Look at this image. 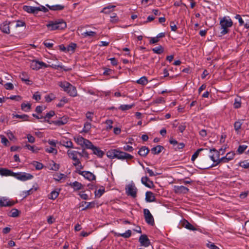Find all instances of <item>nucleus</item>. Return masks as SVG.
I'll list each match as a JSON object with an SVG mask.
<instances>
[{
  "label": "nucleus",
  "instance_id": "nucleus-44",
  "mask_svg": "<svg viewBox=\"0 0 249 249\" xmlns=\"http://www.w3.org/2000/svg\"><path fill=\"white\" fill-rule=\"evenodd\" d=\"M114 7H115V6L114 5H108L107 6L105 7L101 11V12L106 14H109L111 11L110 9Z\"/></svg>",
  "mask_w": 249,
  "mask_h": 249
},
{
  "label": "nucleus",
  "instance_id": "nucleus-2",
  "mask_svg": "<svg viewBox=\"0 0 249 249\" xmlns=\"http://www.w3.org/2000/svg\"><path fill=\"white\" fill-rule=\"evenodd\" d=\"M232 21L231 18H227L226 17L223 18L220 21V25L222 30L220 34L222 36L228 34L230 30L229 28L232 25Z\"/></svg>",
  "mask_w": 249,
  "mask_h": 249
},
{
  "label": "nucleus",
  "instance_id": "nucleus-16",
  "mask_svg": "<svg viewBox=\"0 0 249 249\" xmlns=\"http://www.w3.org/2000/svg\"><path fill=\"white\" fill-rule=\"evenodd\" d=\"M181 225L182 227L186 229L191 231H196V229L194 227L191 223H190L187 220L183 219L181 221Z\"/></svg>",
  "mask_w": 249,
  "mask_h": 249
},
{
  "label": "nucleus",
  "instance_id": "nucleus-48",
  "mask_svg": "<svg viewBox=\"0 0 249 249\" xmlns=\"http://www.w3.org/2000/svg\"><path fill=\"white\" fill-rule=\"evenodd\" d=\"M76 44L74 43H70L68 46V47H67V52H72V53L74 52V50L76 47Z\"/></svg>",
  "mask_w": 249,
  "mask_h": 249
},
{
  "label": "nucleus",
  "instance_id": "nucleus-19",
  "mask_svg": "<svg viewBox=\"0 0 249 249\" xmlns=\"http://www.w3.org/2000/svg\"><path fill=\"white\" fill-rule=\"evenodd\" d=\"M55 115V112L53 110H51L49 112H48L44 117H43V120L40 121L41 122H48L49 124H51L52 123V121L50 122L49 119L53 117Z\"/></svg>",
  "mask_w": 249,
  "mask_h": 249
},
{
  "label": "nucleus",
  "instance_id": "nucleus-37",
  "mask_svg": "<svg viewBox=\"0 0 249 249\" xmlns=\"http://www.w3.org/2000/svg\"><path fill=\"white\" fill-rule=\"evenodd\" d=\"M116 149H113L108 151L107 153V157L111 159L116 158V156L114 155L116 154Z\"/></svg>",
  "mask_w": 249,
  "mask_h": 249
},
{
  "label": "nucleus",
  "instance_id": "nucleus-53",
  "mask_svg": "<svg viewBox=\"0 0 249 249\" xmlns=\"http://www.w3.org/2000/svg\"><path fill=\"white\" fill-rule=\"evenodd\" d=\"M65 177V175L64 174L59 173L55 175L53 178L56 181H59Z\"/></svg>",
  "mask_w": 249,
  "mask_h": 249
},
{
  "label": "nucleus",
  "instance_id": "nucleus-55",
  "mask_svg": "<svg viewBox=\"0 0 249 249\" xmlns=\"http://www.w3.org/2000/svg\"><path fill=\"white\" fill-rule=\"evenodd\" d=\"M78 155L80 157H84L87 159H89V154L88 153V152L86 151L84 149H82V151L81 152H78Z\"/></svg>",
  "mask_w": 249,
  "mask_h": 249
},
{
  "label": "nucleus",
  "instance_id": "nucleus-42",
  "mask_svg": "<svg viewBox=\"0 0 249 249\" xmlns=\"http://www.w3.org/2000/svg\"><path fill=\"white\" fill-rule=\"evenodd\" d=\"M137 83L142 85H145L148 83V80L145 76H142L137 81Z\"/></svg>",
  "mask_w": 249,
  "mask_h": 249
},
{
  "label": "nucleus",
  "instance_id": "nucleus-64",
  "mask_svg": "<svg viewBox=\"0 0 249 249\" xmlns=\"http://www.w3.org/2000/svg\"><path fill=\"white\" fill-rule=\"evenodd\" d=\"M54 98L55 96L53 94H50L46 96L45 97L46 101L48 103L51 102Z\"/></svg>",
  "mask_w": 249,
  "mask_h": 249
},
{
  "label": "nucleus",
  "instance_id": "nucleus-33",
  "mask_svg": "<svg viewBox=\"0 0 249 249\" xmlns=\"http://www.w3.org/2000/svg\"><path fill=\"white\" fill-rule=\"evenodd\" d=\"M152 51L154 53L160 54L163 52L164 49L161 45H159L158 47L153 48Z\"/></svg>",
  "mask_w": 249,
  "mask_h": 249
},
{
  "label": "nucleus",
  "instance_id": "nucleus-34",
  "mask_svg": "<svg viewBox=\"0 0 249 249\" xmlns=\"http://www.w3.org/2000/svg\"><path fill=\"white\" fill-rule=\"evenodd\" d=\"M74 139L77 144L80 145L82 146H84V143L85 141L86 140V139L84 138L81 136H78L77 137H75Z\"/></svg>",
  "mask_w": 249,
  "mask_h": 249
},
{
  "label": "nucleus",
  "instance_id": "nucleus-27",
  "mask_svg": "<svg viewBox=\"0 0 249 249\" xmlns=\"http://www.w3.org/2000/svg\"><path fill=\"white\" fill-rule=\"evenodd\" d=\"M67 153L69 157L72 160L77 157V155H78V151L69 149L67 151Z\"/></svg>",
  "mask_w": 249,
  "mask_h": 249
},
{
  "label": "nucleus",
  "instance_id": "nucleus-26",
  "mask_svg": "<svg viewBox=\"0 0 249 249\" xmlns=\"http://www.w3.org/2000/svg\"><path fill=\"white\" fill-rule=\"evenodd\" d=\"M163 149H164L163 146L158 145L155 147H153L151 149V151L153 154L156 155L160 153Z\"/></svg>",
  "mask_w": 249,
  "mask_h": 249
},
{
  "label": "nucleus",
  "instance_id": "nucleus-38",
  "mask_svg": "<svg viewBox=\"0 0 249 249\" xmlns=\"http://www.w3.org/2000/svg\"><path fill=\"white\" fill-rule=\"evenodd\" d=\"M71 84L69 82H59L58 85L62 88L65 91H67L68 89V87L70 86Z\"/></svg>",
  "mask_w": 249,
  "mask_h": 249
},
{
  "label": "nucleus",
  "instance_id": "nucleus-36",
  "mask_svg": "<svg viewBox=\"0 0 249 249\" xmlns=\"http://www.w3.org/2000/svg\"><path fill=\"white\" fill-rule=\"evenodd\" d=\"M13 118H19L21 119L23 121H29V116L26 114H23V115H18V114H12Z\"/></svg>",
  "mask_w": 249,
  "mask_h": 249
},
{
  "label": "nucleus",
  "instance_id": "nucleus-14",
  "mask_svg": "<svg viewBox=\"0 0 249 249\" xmlns=\"http://www.w3.org/2000/svg\"><path fill=\"white\" fill-rule=\"evenodd\" d=\"M59 143L60 145H63V146H65L67 148H73L72 142L67 138L60 140Z\"/></svg>",
  "mask_w": 249,
  "mask_h": 249
},
{
  "label": "nucleus",
  "instance_id": "nucleus-25",
  "mask_svg": "<svg viewBox=\"0 0 249 249\" xmlns=\"http://www.w3.org/2000/svg\"><path fill=\"white\" fill-rule=\"evenodd\" d=\"M132 232L130 230H127L124 233H120L115 232L114 235L117 237H123L124 238H128L130 237L131 235Z\"/></svg>",
  "mask_w": 249,
  "mask_h": 249
},
{
  "label": "nucleus",
  "instance_id": "nucleus-20",
  "mask_svg": "<svg viewBox=\"0 0 249 249\" xmlns=\"http://www.w3.org/2000/svg\"><path fill=\"white\" fill-rule=\"evenodd\" d=\"M66 92L71 97H75L77 94L76 88L71 84L68 87V90Z\"/></svg>",
  "mask_w": 249,
  "mask_h": 249
},
{
  "label": "nucleus",
  "instance_id": "nucleus-5",
  "mask_svg": "<svg viewBox=\"0 0 249 249\" xmlns=\"http://www.w3.org/2000/svg\"><path fill=\"white\" fill-rule=\"evenodd\" d=\"M143 215L145 222L148 225L153 226L155 224L154 219L148 209H144L143 210Z\"/></svg>",
  "mask_w": 249,
  "mask_h": 249
},
{
  "label": "nucleus",
  "instance_id": "nucleus-49",
  "mask_svg": "<svg viewBox=\"0 0 249 249\" xmlns=\"http://www.w3.org/2000/svg\"><path fill=\"white\" fill-rule=\"evenodd\" d=\"M82 35L84 37H87L88 36H94L95 35H96V33L93 31H86L85 32H84L82 34Z\"/></svg>",
  "mask_w": 249,
  "mask_h": 249
},
{
  "label": "nucleus",
  "instance_id": "nucleus-4",
  "mask_svg": "<svg viewBox=\"0 0 249 249\" xmlns=\"http://www.w3.org/2000/svg\"><path fill=\"white\" fill-rule=\"evenodd\" d=\"M14 177L19 180L25 181L27 180L32 179L34 178V176L29 173L25 172H18L15 173Z\"/></svg>",
  "mask_w": 249,
  "mask_h": 249
},
{
  "label": "nucleus",
  "instance_id": "nucleus-30",
  "mask_svg": "<svg viewBox=\"0 0 249 249\" xmlns=\"http://www.w3.org/2000/svg\"><path fill=\"white\" fill-rule=\"evenodd\" d=\"M82 203H84L85 204H87V205L85 208L82 209V211H85L89 208H94L95 206V204H96L95 201H92L90 202H87L86 201H83L82 202Z\"/></svg>",
  "mask_w": 249,
  "mask_h": 249
},
{
  "label": "nucleus",
  "instance_id": "nucleus-15",
  "mask_svg": "<svg viewBox=\"0 0 249 249\" xmlns=\"http://www.w3.org/2000/svg\"><path fill=\"white\" fill-rule=\"evenodd\" d=\"M175 191L177 194H187L189 189L184 186H175Z\"/></svg>",
  "mask_w": 249,
  "mask_h": 249
},
{
  "label": "nucleus",
  "instance_id": "nucleus-59",
  "mask_svg": "<svg viewBox=\"0 0 249 249\" xmlns=\"http://www.w3.org/2000/svg\"><path fill=\"white\" fill-rule=\"evenodd\" d=\"M0 137L1 138V142L5 146H8L9 142L7 140V139L4 137L3 135H0Z\"/></svg>",
  "mask_w": 249,
  "mask_h": 249
},
{
  "label": "nucleus",
  "instance_id": "nucleus-46",
  "mask_svg": "<svg viewBox=\"0 0 249 249\" xmlns=\"http://www.w3.org/2000/svg\"><path fill=\"white\" fill-rule=\"evenodd\" d=\"M204 150L203 148H199L194 153V154L192 155V157H191V160L194 161H195V160L197 158V157L199 155V154L200 153V152L203 151Z\"/></svg>",
  "mask_w": 249,
  "mask_h": 249
},
{
  "label": "nucleus",
  "instance_id": "nucleus-50",
  "mask_svg": "<svg viewBox=\"0 0 249 249\" xmlns=\"http://www.w3.org/2000/svg\"><path fill=\"white\" fill-rule=\"evenodd\" d=\"M110 21L113 23H116L118 22L119 18L116 13H114L112 14V15L110 16Z\"/></svg>",
  "mask_w": 249,
  "mask_h": 249
},
{
  "label": "nucleus",
  "instance_id": "nucleus-22",
  "mask_svg": "<svg viewBox=\"0 0 249 249\" xmlns=\"http://www.w3.org/2000/svg\"><path fill=\"white\" fill-rule=\"evenodd\" d=\"M69 185L73 188L74 191H78L82 189L83 185L77 181L73 182H71Z\"/></svg>",
  "mask_w": 249,
  "mask_h": 249
},
{
  "label": "nucleus",
  "instance_id": "nucleus-24",
  "mask_svg": "<svg viewBox=\"0 0 249 249\" xmlns=\"http://www.w3.org/2000/svg\"><path fill=\"white\" fill-rule=\"evenodd\" d=\"M93 154L96 155L99 158H102L105 154L103 151L101 150L99 147L94 146L92 149Z\"/></svg>",
  "mask_w": 249,
  "mask_h": 249
},
{
  "label": "nucleus",
  "instance_id": "nucleus-13",
  "mask_svg": "<svg viewBox=\"0 0 249 249\" xmlns=\"http://www.w3.org/2000/svg\"><path fill=\"white\" fill-rule=\"evenodd\" d=\"M68 122V118L66 116H63L59 120L52 121V123L56 125L61 126L66 124Z\"/></svg>",
  "mask_w": 249,
  "mask_h": 249
},
{
  "label": "nucleus",
  "instance_id": "nucleus-10",
  "mask_svg": "<svg viewBox=\"0 0 249 249\" xmlns=\"http://www.w3.org/2000/svg\"><path fill=\"white\" fill-rule=\"evenodd\" d=\"M10 22L8 21H5L2 22L0 25V30L1 31L5 34H9L10 33Z\"/></svg>",
  "mask_w": 249,
  "mask_h": 249
},
{
  "label": "nucleus",
  "instance_id": "nucleus-32",
  "mask_svg": "<svg viewBox=\"0 0 249 249\" xmlns=\"http://www.w3.org/2000/svg\"><path fill=\"white\" fill-rule=\"evenodd\" d=\"M24 147L32 151L33 153H37L40 149L38 147H36L35 146H32L29 144H26Z\"/></svg>",
  "mask_w": 249,
  "mask_h": 249
},
{
  "label": "nucleus",
  "instance_id": "nucleus-57",
  "mask_svg": "<svg viewBox=\"0 0 249 249\" xmlns=\"http://www.w3.org/2000/svg\"><path fill=\"white\" fill-rule=\"evenodd\" d=\"M20 78L22 81H24L27 85H30L31 81L29 80V78L25 76V73H22L20 76Z\"/></svg>",
  "mask_w": 249,
  "mask_h": 249
},
{
  "label": "nucleus",
  "instance_id": "nucleus-41",
  "mask_svg": "<svg viewBox=\"0 0 249 249\" xmlns=\"http://www.w3.org/2000/svg\"><path fill=\"white\" fill-rule=\"evenodd\" d=\"M21 108L23 111L28 112L31 108V105L30 103H22L21 105Z\"/></svg>",
  "mask_w": 249,
  "mask_h": 249
},
{
  "label": "nucleus",
  "instance_id": "nucleus-43",
  "mask_svg": "<svg viewBox=\"0 0 249 249\" xmlns=\"http://www.w3.org/2000/svg\"><path fill=\"white\" fill-rule=\"evenodd\" d=\"M134 107V105H121L119 109L122 111H125L132 108Z\"/></svg>",
  "mask_w": 249,
  "mask_h": 249
},
{
  "label": "nucleus",
  "instance_id": "nucleus-3",
  "mask_svg": "<svg viewBox=\"0 0 249 249\" xmlns=\"http://www.w3.org/2000/svg\"><path fill=\"white\" fill-rule=\"evenodd\" d=\"M125 190L126 194L127 196H131L133 198H135L137 196L138 189L134 183L132 182L127 185Z\"/></svg>",
  "mask_w": 249,
  "mask_h": 249
},
{
  "label": "nucleus",
  "instance_id": "nucleus-9",
  "mask_svg": "<svg viewBox=\"0 0 249 249\" xmlns=\"http://www.w3.org/2000/svg\"><path fill=\"white\" fill-rule=\"evenodd\" d=\"M139 241L142 246L145 247H147L151 244L150 240L146 234L141 235L139 237Z\"/></svg>",
  "mask_w": 249,
  "mask_h": 249
},
{
  "label": "nucleus",
  "instance_id": "nucleus-21",
  "mask_svg": "<svg viewBox=\"0 0 249 249\" xmlns=\"http://www.w3.org/2000/svg\"><path fill=\"white\" fill-rule=\"evenodd\" d=\"M149 152V149L148 148L145 146H142L140 148L138 154L141 157H145L147 156Z\"/></svg>",
  "mask_w": 249,
  "mask_h": 249
},
{
  "label": "nucleus",
  "instance_id": "nucleus-40",
  "mask_svg": "<svg viewBox=\"0 0 249 249\" xmlns=\"http://www.w3.org/2000/svg\"><path fill=\"white\" fill-rule=\"evenodd\" d=\"M84 145H85V147L87 149H92L95 146L89 140L86 139L84 142Z\"/></svg>",
  "mask_w": 249,
  "mask_h": 249
},
{
  "label": "nucleus",
  "instance_id": "nucleus-11",
  "mask_svg": "<svg viewBox=\"0 0 249 249\" xmlns=\"http://www.w3.org/2000/svg\"><path fill=\"white\" fill-rule=\"evenodd\" d=\"M141 181L143 184L148 188H152L154 186L153 182L150 180L146 176L142 177L141 178Z\"/></svg>",
  "mask_w": 249,
  "mask_h": 249
},
{
  "label": "nucleus",
  "instance_id": "nucleus-52",
  "mask_svg": "<svg viewBox=\"0 0 249 249\" xmlns=\"http://www.w3.org/2000/svg\"><path fill=\"white\" fill-rule=\"evenodd\" d=\"M33 165L35 167L36 170H38L42 169L43 167V164L38 161H34Z\"/></svg>",
  "mask_w": 249,
  "mask_h": 249
},
{
  "label": "nucleus",
  "instance_id": "nucleus-51",
  "mask_svg": "<svg viewBox=\"0 0 249 249\" xmlns=\"http://www.w3.org/2000/svg\"><path fill=\"white\" fill-rule=\"evenodd\" d=\"M186 128V123L182 122L179 124V125L178 127V130L180 132L183 133V131L185 130Z\"/></svg>",
  "mask_w": 249,
  "mask_h": 249
},
{
  "label": "nucleus",
  "instance_id": "nucleus-23",
  "mask_svg": "<svg viewBox=\"0 0 249 249\" xmlns=\"http://www.w3.org/2000/svg\"><path fill=\"white\" fill-rule=\"evenodd\" d=\"M46 6L48 7L50 10L53 11H61L64 9L65 6L61 4H56L50 6L49 4H46Z\"/></svg>",
  "mask_w": 249,
  "mask_h": 249
},
{
  "label": "nucleus",
  "instance_id": "nucleus-60",
  "mask_svg": "<svg viewBox=\"0 0 249 249\" xmlns=\"http://www.w3.org/2000/svg\"><path fill=\"white\" fill-rule=\"evenodd\" d=\"M240 166L245 169L249 168V162L248 160H244L240 163Z\"/></svg>",
  "mask_w": 249,
  "mask_h": 249
},
{
  "label": "nucleus",
  "instance_id": "nucleus-1",
  "mask_svg": "<svg viewBox=\"0 0 249 249\" xmlns=\"http://www.w3.org/2000/svg\"><path fill=\"white\" fill-rule=\"evenodd\" d=\"M48 29L50 31L56 30H63L66 28V22L62 19H58L49 21L46 25Z\"/></svg>",
  "mask_w": 249,
  "mask_h": 249
},
{
  "label": "nucleus",
  "instance_id": "nucleus-39",
  "mask_svg": "<svg viewBox=\"0 0 249 249\" xmlns=\"http://www.w3.org/2000/svg\"><path fill=\"white\" fill-rule=\"evenodd\" d=\"M242 121H243V120H238L237 121H236L234 123V128L236 132L239 131V130L241 129V125H242V123H243L242 122Z\"/></svg>",
  "mask_w": 249,
  "mask_h": 249
},
{
  "label": "nucleus",
  "instance_id": "nucleus-62",
  "mask_svg": "<svg viewBox=\"0 0 249 249\" xmlns=\"http://www.w3.org/2000/svg\"><path fill=\"white\" fill-rule=\"evenodd\" d=\"M185 144L183 142L178 143V144L175 147V151H178L183 149L185 147Z\"/></svg>",
  "mask_w": 249,
  "mask_h": 249
},
{
  "label": "nucleus",
  "instance_id": "nucleus-54",
  "mask_svg": "<svg viewBox=\"0 0 249 249\" xmlns=\"http://www.w3.org/2000/svg\"><path fill=\"white\" fill-rule=\"evenodd\" d=\"M248 146L246 145H240L239 146L238 148L237 149V152L239 154L243 153L247 148Z\"/></svg>",
  "mask_w": 249,
  "mask_h": 249
},
{
  "label": "nucleus",
  "instance_id": "nucleus-8",
  "mask_svg": "<svg viewBox=\"0 0 249 249\" xmlns=\"http://www.w3.org/2000/svg\"><path fill=\"white\" fill-rule=\"evenodd\" d=\"M15 204L14 201H10L6 197H1L0 198V207H11L14 205Z\"/></svg>",
  "mask_w": 249,
  "mask_h": 249
},
{
  "label": "nucleus",
  "instance_id": "nucleus-17",
  "mask_svg": "<svg viewBox=\"0 0 249 249\" xmlns=\"http://www.w3.org/2000/svg\"><path fill=\"white\" fill-rule=\"evenodd\" d=\"M15 173L12 171L6 169V168H0V175L4 176H12L15 177Z\"/></svg>",
  "mask_w": 249,
  "mask_h": 249
},
{
  "label": "nucleus",
  "instance_id": "nucleus-28",
  "mask_svg": "<svg viewBox=\"0 0 249 249\" xmlns=\"http://www.w3.org/2000/svg\"><path fill=\"white\" fill-rule=\"evenodd\" d=\"M221 162L223 163L222 157L221 158H219V159H216L215 162H214L215 163H213L212 165H211L209 166H207V167H201L200 168L202 169H210L213 167L216 166V165H217L218 164H219V163H220Z\"/></svg>",
  "mask_w": 249,
  "mask_h": 249
},
{
  "label": "nucleus",
  "instance_id": "nucleus-18",
  "mask_svg": "<svg viewBox=\"0 0 249 249\" xmlns=\"http://www.w3.org/2000/svg\"><path fill=\"white\" fill-rule=\"evenodd\" d=\"M145 201L147 202H152L156 200L155 196L154 194L150 192L147 191L145 194Z\"/></svg>",
  "mask_w": 249,
  "mask_h": 249
},
{
  "label": "nucleus",
  "instance_id": "nucleus-58",
  "mask_svg": "<svg viewBox=\"0 0 249 249\" xmlns=\"http://www.w3.org/2000/svg\"><path fill=\"white\" fill-rule=\"evenodd\" d=\"M104 69V71L103 72V74L104 75H109L110 74H112L114 72V71L110 69L105 68Z\"/></svg>",
  "mask_w": 249,
  "mask_h": 249
},
{
  "label": "nucleus",
  "instance_id": "nucleus-63",
  "mask_svg": "<svg viewBox=\"0 0 249 249\" xmlns=\"http://www.w3.org/2000/svg\"><path fill=\"white\" fill-rule=\"evenodd\" d=\"M45 151L49 153H53L54 154L57 153V150L53 147L47 148L45 149Z\"/></svg>",
  "mask_w": 249,
  "mask_h": 249
},
{
  "label": "nucleus",
  "instance_id": "nucleus-61",
  "mask_svg": "<svg viewBox=\"0 0 249 249\" xmlns=\"http://www.w3.org/2000/svg\"><path fill=\"white\" fill-rule=\"evenodd\" d=\"M106 124L107 125L106 128L107 130H109L112 128L113 126L112 124H113V121L111 120H106Z\"/></svg>",
  "mask_w": 249,
  "mask_h": 249
},
{
  "label": "nucleus",
  "instance_id": "nucleus-7",
  "mask_svg": "<svg viewBox=\"0 0 249 249\" xmlns=\"http://www.w3.org/2000/svg\"><path fill=\"white\" fill-rule=\"evenodd\" d=\"M43 67L47 68V65L46 64L42 61L40 62L37 60H33L31 64V68L33 70H38L42 68Z\"/></svg>",
  "mask_w": 249,
  "mask_h": 249
},
{
  "label": "nucleus",
  "instance_id": "nucleus-35",
  "mask_svg": "<svg viewBox=\"0 0 249 249\" xmlns=\"http://www.w3.org/2000/svg\"><path fill=\"white\" fill-rule=\"evenodd\" d=\"M105 188L102 186L101 188L99 189L97 191V190L95 191V192H94L95 196L96 197L99 198L103 195V194L105 193Z\"/></svg>",
  "mask_w": 249,
  "mask_h": 249
},
{
  "label": "nucleus",
  "instance_id": "nucleus-45",
  "mask_svg": "<svg viewBox=\"0 0 249 249\" xmlns=\"http://www.w3.org/2000/svg\"><path fill=\"white\" fill-rule=\"evenodd\" d=\"M91 125L89 122H86L84 124L83 131L85 133H88L91 129Z\"/></svg>",
  "mask_w": 249,
  "mask_h": 249
},
{
  "label": "nucleus",
  "instance_id": "nucleus-56",
  "mask_svg": "<svg viewBox=\"0 0 249 249\" xmlns=\"http://www.w3.org/2000/svg\"><path fill=\"white\" fill-rule=\"evenodd\" d=\"M241 107V100L237 98H235L234 103V107L235 108H239Z\"/></svg>",
  "mask_w": 249,
  "mask_h": 249
},
{
  "label": "nucleus",
  "instance_id": "nucleus-6",
  "mask_svg": "<svg viewBox=\"0 0 249 249\" xmlns=\"http://www.w3.org/2000/svg\"><path fill=\"white\" fill-rule=\"evenodd\" d=\"M77 173L78 174L83 176L85 178L88 179L89 180L91 181L95 180L96 179L95 176L93 173L89 171H81L80 170H78L77 171Z\"/></svg>",
  "mask_w": 249,
  "mask_h": 249
},
{
  "label": "nucleus",
  "instance_id": "nucleus-29",
  "mask_svg": "<svg viewBox=\"0 0 249 249\" xmlns=\"http://www.w3.org/2000/svg\"><path fill=\"white\" fill-rule=\"evenodd\" d=\"M124 152L120 151L119 149H116V158L119 160H124Z\"/></svg>",
  "mask_w": 249,
  "mask_h": 249
},
{
  "label": "nucleus",
  "instance_id": "nucleus-12",
  "mask_svg": "<svg viewBox=\"0 0 249 249\" xmlns=\"http://www.w3.org/2000/svg\"><path fill=\"white\" fill-rule=\"evenodd\" d=\"M23 9L28 12V13H32L34 14H37L38 12V9L37 8V7L28 6V5H24L23 7Z\"/></svg>",
  "mask_w": 249,
  "mask_h": 249
},
{
  "label": "nucleus",
  "instance_id": "nucleus-47",
  "mask_svg": "<svg viewBox=\"0 0 249 249\" xmlns=\"http://www.w3.org/2000/svg\"><path fill=\"white\" fill-rule=\"evenodd\" d=\"M20 212L17 209H12L10 216L12 217H17L19 214Z\"/></svg>",
  "mask_w": 249,
  "mask_h": 249
},
{
  "label": "nucleus",
  "instance_id": "nucleus-31",
  "mask_svg": "<svg viewBox=\"0 0 249 249\" xmlns=\"http://www.w3.org/2000/svg\"><path fill=\"white\" fill-rule=\"evenodd\" d=\"M59 192L53 190L49 195V198L52 200L55 199L59 196Z\"/></svg>",
  "mask_w": 249,
  "mask_h": 249
}]
</instances>
